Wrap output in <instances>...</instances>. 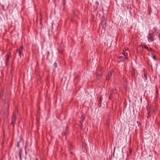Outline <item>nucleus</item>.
<instances>
[{
  "label": "nucleus",
  "instance_id": "f257e3e1",
  "mask_svg": "<svg viewBox=\"0 0 160 160\" xmlns=\"http://www.w3.org/2000/svg\"><path fill=\"white\" fill-rule=\"evenodd\" d=\"M148 39L149 42H152L154 40V38L152 37V35L151 33L148 34Z\"/></svg>",
  "mask_w": 160,
  "mask_h": 160
},
{
  "label": "nucleus",
  "instance_id": "f03ea898",
  "mask_svg": "<svg viewBox=\"0 0 160 160\" xmlns=\"http://www.w3.org/2000/svg\"><path fill=\"white\" fill-rule=\"evenodd\" d=\"M113 72V70H111L110 72H108V75H107L106 80H109V79L110 77L111 76Z\"/></svg>",
  "mask_w": 160,
  "mask_h": 160
},
{
  "label": "nucleus",
  "instance_id": "7ed1b4c3",
  "mask_svg": "<svg viewBox=\"0 0 160 160\" xmlns=\"http://www.w3.org/2000/svg\"><path fill=\"white\" fill-rule=\"evenodd\" d=\"M129 51L127 50H125V51L123 52V54L124 57V58L125 59H127L128 57H127L128 55V53Z\"/></svg>",
  "mask_w": 160,
  "mask_h": 160
},
{
  "label": "nucleus",
  "instance_id": "20e7f679",
  "mask_svg": "<svg viewBox=\"0 0 160 160\" xmlns=\"http://www.w3.org/2000/svg\"><path fill=\"white\" fill-rule=\"evenodd\" d=\"M16 121V117L15 115H14L12 118V120L11 124H12L13 126H14V124L15 123V122Z\"/></svg>",
  "mask_w": 160,
  "mask_h": 160
},
{
  "label": "nucleus",
  "instance_id": "39448f33",
  "mask_svg": "<svg viewBox=\"0 0 160 160\" xmlns=\"http://www.w3.org/2000/svg\"><path fill=\"white\" fill-rule=\"evenodd\" d=\"M142 48H145L147 49L148 50H149V49L147 46L145 45H143L142 46Z\"/></svg>",
  "mask_w": 160,
  "mask_h": 160
},
{
  "label": "nucleus",
  "instance_id": "423d86ee",
  "mask_svg": "<svg viewBox=\"0 0 160 160\" xmlns=\"http://www.w3.org/2000/svg\"><path fill=\"white\" fill-rule=\"evenodd\" d=\"M119 58L121 59V61H123L124 60V57L123 56H120L119 57Z\"/></svg>",
  "mask_w": 160,
  "mask_h": 160
},
{
  "label": "nucleus",
  "instance_id": "0eeeda50",
  "mask_svg": "<svg viewBox=\"0 0 160 160\" xmlns=\"http://www.w3.org/2000/svg\"><path fill=\"white\" fill-rule=\"evenodd\" d=\"M150 112H148L147 113V118H149L150 117Z\"/></svg>",
  "mask_w": 160,
  "mask_h": 160
},
{
  "label": "nucleus",
  "instance_id": "6e6552de",
  "mask_svg": "<svg viewBox=\"0 0 160 160\" xmlns=\"http://www.w3.org/2000/svg\"><path fill=\"white\" fill-rule=\"evenodd\" d=\"M53 66L55 67V68H56L57 67V63L56 62H55L53 64Z\"/></svg>",
  "mask_w": 160,
  "mask_h": 160
},
{
  "label": "nucleus",
  "instance_id": "1a4fd4ad",
  "mask_svg": "<svg viewBox=\"0 0 160 160\" xmlns=\"http://www.w3.org/2000/svg\"><path fill=\"white\" fill-rule=\"evenodd\" d=\"M152 57L154 59H156V58H155V55L152 54Z\"/></svg>",
  "mask_w": 160,
  "mask_h": 160
},
{
  "label": "nucleus",
  "instance_id": "9d476101",
  "mask_svg": "<svg viewBox=\"0 0 160 160\" xmlns=\"http://www.w3.org/2000/svg\"><path fill=\"white\" fill-rule=\"evenodd\" d=\"M20 142V141H19V142H17V146L18 147H19V142Z\"/></svg>",
  "mask_w": 160,
  "mask_h": 160
},
{
  "label": "nucleus",
  "instance_id": "9b49d317",
  "mask_svg": "<svg viewBox=\"0 0 160 160\" xmlns=\"http://www.w3.org/2000/svg\"><path fill=\"white\" fill-rule=\"evenodd\" d=\"M18 52H19V55L20 57L21 55V52L19 50L18 51Z\"/></svg>",
  "mask_w": 160,
  "mask_h": 160
},
{
  "label": "nucleus",
  "instance_id": "f8f14e48",
  "mask_svg": "<svg viewBox=\"0 0 160 160\" xmlns=\"http://www.w3.org/2000/svg\"><path fill=\"white\" fill-rule=\"evenodd\" d=\"M9 55H8V57H7V58H6V61H8V60L9 58Z\"/></svg>",
  "mask_w": 160,
  "mask_h": 160
},
{
  "label": "nucleus",
  "instance_id": "ddd939ff",
  "mask_svg": "<svg viewBox=\"0 0 160 160\" xmlns=\"http://www.w3.org/2000/svg\"><path fill=\"white\" fill-rule=\"evenodd\" d=\"M9 107L8 104V103L6 104V107L7 108H8Z\"/></svg>",
  "mask_w": 160,
  "mask_h": 160
},
{
  "label": "nucleus",
  "instance_id": "4468645a",
  "mask_svg": "<svg viewBox=\"0 0 160 160\" xmlns=\"http://www.w3.org/2000/svg\"><path fill=\"white\" fill-rule=\"evenodd\" d=\"M83 119H84V118H82V121H81L80 122V123L81 124H82V121L83 120Z\"/></svg>",
  "mask_w": 160,
  "mask_h": 160
},
{
  "label": "nucleus",
  "instance_id": "2eb2a0df",
  "mask_svg": "<svg viewBox=\"0 0 160 160\" xmlns=\"http://www.w3.org/2000/svg\"><path fill=\"white\" fill-rule=\"evenodd\" d=\"M2 94H3V93L2 92H1V93H0V97L2 95Z\"/></svg>",
  "mask_w": 160,
  "mask_h": 160
},
{
  "label": "nucleus",
  "instance_id": "dca6fc26",
  "mask_svg": "<svg viewBox=\"0 0 160 160\" xmlns=\"http://www.w3.org/2000/svg\"><path fill=\"white\" fill-rule=\"evenodd\" d=\"M23 49V46H22L21 47V49Z\"/></svg>",
  "mask_w": 160,
  "mask_h": 160
},
{
  "label": "nucleus",
  "instance_id": "f3484780",
  "mask_svg": "<svg viewBox=\"0 0 160 160\" xmlns=\"http://www.w3.org/2000/svg\"><path fill=\"white\" fill-rule=\"evenodd\" d=\"M144 76H145V77L146 78V79H147L146 76H145V75H144Z\"/></svg>",
  "mask_w": 160,
  "mask_h": 160
},
{
  "label": "nucleus",
  "instance_id": "a211bd4d",
  "mask_svg": "<svg viewBox=\"0 0 160 160\" xmlns=\"http://www.w3.org/2000/svg\"><path fill=\"white\" fill-rule=\"evenodd\" d=\"M35 160H38L37 159V158H36Z\"/></svg>",
  "mask_w": 160,
  "mask_h": 160
}]
</instances>
